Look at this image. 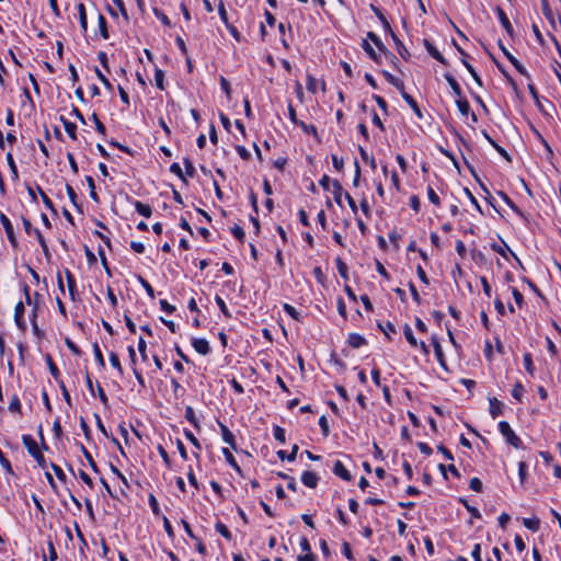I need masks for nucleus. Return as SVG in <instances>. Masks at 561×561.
I'll list each match as a JSON object with an SVG mask.
<instances>
[{
  "mask_svg": "<svg viewBox=\"0 0 561 561\" xmlns=\"http://www.w3.org/2000/svg\"><path fill=\"white\" fill-rule=\"evenodd\" d=\"M528 89H529V92H530V94H531L533 99L535 100V103H536L537 108H538V110H539L543 115H547V112H546V110H545V107H543V105H542V103H541V101H540V99H539V95H538V92H537L536 88H535L534 85L529 84V85H528Z\"/></svg>",
  "mask_w": 561,
  "mask_h": 561,
  "instance_id": "31",
  "label": "nucleus"
},
{
  "mask_svg": "<svg viewBox=\"0 0 561 561\" xmlns=\"http://www.w3.org/2000/svg\"><path fill=\"white\" fill-rule=\"evenodd\" d=\"M8 409L10 412L21 413V402L16 394L11 398Z\"/></svg>",
  "mask_w": 561,
  "mask_h": 561,
  "instance_id": "40",
  "label": "nucleus"
},
{
  "mask_svg": "<svg viewBox=\"0 0 561 561\" xmlns=\"http://www.w3.org/2000/svg\"><path fill=\"white\" fill-rule=\"evenodd\" d=\"M512 295L516 302V305L520 308L524 304V296L523 294L515 287L512 288Z\"/></svg>",
  "mask_w": 561,
  "mask_h": 561,
  "instance_id": "62",
  "label": "nucleus"
},
{
  "mask_svg": "<svg viewBox=\"0 0 561 561\" xmlns=\"http://www.w3.org/2000/svg\"><path fill=\"white\" fill-rule=\"evenodd\" d=\"M319 426L322 431V434L324 437H327L330 433V430H329V423H328V420H327V416L325 415H322L320 419H319Z\"/></svg>",
  "mask_w": 561,
  "mask_h": 561,
  "instance_id": "57",
  "label": "nucleus"
},
{
  "mask_svg": "<svg viewBox=\"0 0 561 561\" xmlns=\"http://www.w3.org/2000/svg\"><path fill=\"white\" fill-rule=\"evenodd\" d=\"M489 405V412L493 419H496L499 415L502 414L503 404L496 398H490Z\"/></svg>",
  "mask_w": 561,
  "mask_h": 561,
  "instance_id": "18",
  "label": "nucleus"
},
{
  "mask_svg": "<svg viewBox=\"0 0 561 561\" xmlns=\"http://www.w3.org/2000/svg\"><path fill=\"white\" fill-rule=\"evenodd\" d=\"M459 502L466 507V510L470 513L471 517L472 518H481V513L480 511L474 507V506H471L467 500L465 499H459Z\"/></svg>",
  "mask_w": 561,
  "mask_h": 561,
  "instance_id": "34",
  "label": "nucleus"
},
{
  "mask_svg": "<svg viewBox=\"0 0 561 561\" xmlns=\"http://www.w3.org/2000/svg\"><path fill=\"white\" fill-rule=\"evenodd\" d=\"M332 471L335 476L343 479L344 481L352 480V476H351L350 471L345 468V466L343 465V462L341 460L334 461Z\"/></svg>",
  "mask_w": 561,
  "mask_h": 561,
  "instance_id": "9",
  "label": "nucleus"
},
{
  "mask_svg": "<svg viewBox=\"0 0 561 561\" xmlns=\"http://www.w3.org/2000/svg\"><path fill=\"white\" fill-rule=\"evenodd\" d=\"M524 387L520 382H517L513 390H512V397L518 401L522 400L523 396H524Z\"/></svg>",
  "mask_w": 561,
  "mask_h": 561,
  "instance_id": "50",
  "label": "nucleus"
},
{
  "mask_svg": "<svg viewBox=\"0 0 561 561\" xmlns=\"http://www.w3.org/2000/svg\"><path fill=\"white\" fill-rule=\"evenodd\" d=\"M491 249L499 253L501 256H503L504 259H507V253L510 252L511 255L518 262L520 263L518 256L510 249V247L507 245V243L502 240V243L499 244V243H492L491 244Z\"/></svg>",
  "mask_w": 561,
  "mask_h": 561,
  "instance_id": "8",
  "label": "nucleus"
},
{
  "mask_svg": "<svg viewBox=\"0 0 561 561\" xmlns=\"http://www.w3.org/2000/svg\"><path fill=\"white\" fill-rule=\"evenodd\" d=\"M382 76L385 77V79L390 83L392 84L393 87H396L398 89V91L401 93L404 91V83L401 79L394 77L393 75H391L389 71L387 70H382Z\"/></svg>",
  "mask_w": 561,
  "mask_h": 561,
  "instance_id": "17",
  "label": "nucleus"
},
{
  "mask_svg": "<svg viewBox=\"0 0 561 561\" xmlns=\"http://www.w3.org/2000/svg\"><path fill=\"white\" fill-rule=\"evenodd\" d=\"M495 12H496V15L499 18V21L501 23V25L503 26V28L505 30V32L512 36L513 35V26L506 15V13L504 12V10L500 7H496L495 9Z\"/></svg>",
  "mask_w": 561,
  "mask_h": 561,
  "instance_id": "10",
  "label": "nucleus"
},
{
  "mask_svg": "<svg viewBox=\"0 0 561 561\" xmlns=\"http://www.w3.org/2000/svg\"><path fill=\"white\" fill-rule=\"evenodd\" d=\"M65 274H66V279H67V285H68V290H69L70 298L72 300H76V296L78 294L77 293L76 278H75L73 274L69 270H66Z\"/></svg>",
  "mask_w": 561,
  "mask_h": 561,
  "instance_id": "14",
  "label": "nucleus"
},
{
  "mask_svg": "<svg viewBox=\"0 0 561 561\" xmlns=\"http://www.w3.org/2000/svg\"><path fill=\"white\" fill-rule=\"evenodd\" d=\"M22 443L24 447L27 449V453L34 458L37 465L45 469L47 466L46 459L42 451L38 448L36 440L30 434L22 435Z\"/></svg>",
  "mask_w": 561,
  "mask_h": 561,
  "instance_id": "1",
  "label": "nucleus"
},
{
  "mask_svg": "<svg viewBox=\"0 0 561 561\" xmlns=\"http://www.w3.org/2000/svg\"><path fill=\"white\" fill-rule=\"evenodd\" d=\"M138 351L140 353L141 359L147 360L148 359L147 344L142 337H139V340H138Z\"/></svg>",
  "mask_w": 561,
  "mask_h": 561,
  "instance_id": "54",
  "label": "nucleus"
},
{
  "mask_svg": "<svg viewBox=\"0 0 561 561\" xmlns=\"http://www.w3.org/2000/svg\"><path fill=\"white\" fill-rule=\"evenodd\" d=\"M231 233L233 234V237L236 239H238L239 241H243L244 239V230L238 226V225H234L232 228H231Z\"/></svg>",
  "mask_w": 561,
  "mask_h": 561,
  "instance_id": "61",
  "label": "nucleus"
},
{
  "mask_svg": "<svg viewBox=\"0 0 561 561\" xmlns=\"http://www.w3.org/2000/svg\"><path fill=\"white\" fill-rule=\"evenodd\" d=\"M438 469L440 470V472L444 474V477H446V471L448 470L451 474H454L455 477H459V472L457 470V468L455 467V465H449L448 467L444 466V465H439L438 466Z\"/></svg>",
  "mask_w": 561,
  "mask_h": 561,
  "instance_id": "52",
  "label": "nucleus"
},
{
  "mask_svg": "<svg viewBox=\"0 0 561 561\" xmlns=\"http://www.w3.org/2000/svg\"><path fill=\"white\" fill-rule=\"evenodd\" d=\"M523 363H524V367L526 369V371L529 374V375H534L535 373V366H534V363H533V358H531V355L530 353H525L524 356H523Z\"/></svg>",
  "mask_w": 561,
  "mask_h": 561,
  "instance_id": "33",
  "label": "nucleus"
},
{
  "mask_svg": "<svg viewBox=\"0 0 561 561\" xmlns=\"http://www.w3.org/2000/svg\"><path fill=\"white\" fill-rule=\"evenodd\" d=\"M0 222L5 231V234H7V238L10 242V244L16 249L18 248V240H16V237H15V233H14V229H13V226L10 221V219L4 215V214H0Z\"/></svg>",
  "mask_w": 561,
  "mask_h": 561,
  "instance_id": "5",
  "label": "nucleus"
},
{
  "mask_svg": "<svg viewBox=\"0 0 561 561\" xmlns=\"http://www.w3.org/2000/svg\"><path fill=\"white\" fill-rule=\"evenodd\" d=\"M273 435L274 438L279 442L280 444L286 443V436H285V430L278 425L274 426L273 428Z\"/></svg>",
  "mask_w": 561,
  "mask_h": 561,
  "instance_id": "37",
  "label": "nucleus"
},
{
  "mask_svg": "<svg viewBox=\"0 0 561 561\" xmlns=\"http://www.w3.org/2000/svg\"><path fill=\"white\" fill-rule=\"evenodd\" d=\"M185 419L196 428H199L198 420L192 407L185 408Z\"/></svg>",
  "mask_w": 561,
  "mask_h": 561,
  "instance_id": "32",
  "label": "nucleus"
},
{
  "mask_svg": "<svg viewBox=\"0 0 561 561\" xmlns=\"http://www.w3.org/2000/svg\"><path fill=\"white\" fill-rule=\"evenodd\" d=\"M347 343L353 348H359L366 344V340L363 335H360L358 333H351L347 337Z\"/></svg>",
  "mask_w": 561,
  "mask_h": 561,
  "instance_id": "20",
  "label": "nucleus"
},
{
  "mask_svg": "<svg viewBox=\"0 0 561 561\" xmlns=\"http://www.w3.org/2000/svg\"><path fill=\"white\" fill-rule=\"evenodd\" d=\"M359 154L365 162L369 163L373 169H376L377 165L375 158L369 157L367 151L363 147H359Z\"/></svg>",
  "mask_w": 561,
  "mask_h": 561,
  "instance_id": "47",
  "label": "nucleus"
},
{
  "mask_svg": "<svg viewBox=\"0 0 561 561\" xmlns=\"http://www.w3.org/2000/svg\"><path fill=\"white\" fill-rule=\"evenodd\" d=\"M222 454H224V456L226 457V460L229 462V465H231V466H232L233 468H236L237 470H239V469H240V468H239V466L237 465V461H236V459H234L233 455L230 453V450H229V449L224 448V449H222Z\"/></svg>",
  "mask_w": 561,
  "mask_h": 561,
  "instance_id": "58",
  "label": "nucleus"
},
{
  "mask_svg": "<svg viewBox=\"0 0 561 561\" xmlns=\"http://www.w3.org/2000/svg\"><path fill=\"white\" fill-rule=\"evenodd\" d=\"M445 79L448 82L449 87L451 88L455 96L460 98L462 92H461V88H460L459 83L457 82V80L449 73L445 75Z\"/></svg>",
  "mask_w": 561,
  "mask_h": 561,
  "instance_id": "25",
  "label": "nucleus"
},
{
  "mask_svg": "<svg viewBox=\"0 0 561 561\" xmlns=\"http://www.w3.org/2000/svg\"><path fill=\"white\" fill-rule=\"evenodd\" d=\"M283 309L293 319H295L297 321L300 320L299 312L296 310V308L294 306H291L289 304H284Z\"/></svg>",
  "mask_w": 561,
  "mask_h": 561,
  "instance_id": "45",
  "label": "nucleus"
},
{
  "mask_svg": "<svg viewBox=\"0 0 561 561\" xmlns=\"http://www.w3.org/2000/svg\"><path fill=\"white\" fill-rule=\"evenodd\" d=\"M362 47L371 59H374L377 62L379 61L376 51L374 50V48L367 41H365V39L363 41Z\"/></svg>",
  "mask_w": 561,
  "mask_h": 561,
  "instance_id": "49",
  "label": "nucleus"
},
{
  "mask_svg": "<svg viewBox=\"0 0 561 561\" xmlns=\"http://www.w3.org/2000/svg\"><path fill=\"white\" fill-rule=\"evenodd\" d=\"M92 119L95 124V128L98 130V133H100L101 135H105V131H106V128L104 126V124L99 119L98 115L94 113L92 114Z\"/></svg>",
  "mask_w": 561,
  "mask_h": 561,
  "instance_id": "63",
  "label": "nucleus"
},
{
  "mask_svg": "<svg viewBox=\"0 0 561 561\" xmlns=\"http://www.w3.org/2000/svg\"><path fill=\"white\" fill-rule=\"evenodd\" d=\"M523 525H524L527 529H529V530H531V531L536 533V531H538V530H539V527H540V520H539L537 517H533V518H524V519H523Z\"/></svg>",
  "mask_w": 561,
  "mask_h": 561,
  "instance_id": "29",
  "label": "nucleus"
},
{
  "mask_svg": "<svg viewBox=\"0 0 561 561\" xmlns=\"http://www.w3.org/2000/svg\"><path fill=\"white\" fill-rule=\"evenodd\" d=\"M184 435H185L186 439H188L195 448H197V449L202 448L198 439L195 437V435L191 431L184 430Z\"/></svg>",
  "mask_w": 561,
  "mask_h": 561,
  "instance_id": "59",
  "label": "nucleus"
},
{
  "mask_svg": "<svg viewBox=\"0 0 561 561\" xmlns=\"http://www.w3.org/2000/svg\"><path fill=\"white\" fill-rule=\"evenodd\" d=\"M14 322L21 331H25L27 325L24 320V304L19 301L14 308Z\"/></svg>",
  "mask_w": 561,
  "mask_h": 561,
  "instance_id": "6",
  "label": "nucleus"
},
{
  "mask_svg": "<svg viewBox=\"0 0 561 561\" xmlns=\"http://www.w3.org/2000/svg\"><path fill=\"white\" fill-rule=\"evenodd\" d=\"M424 46L427 50V53L434 58L436 59L438 62L443 64V65H446V59L444 58V56L439 53V50L432 44L430 43L427 39L424 42Z\"/></svg>",
  "mask_w": 561,
  "mask_h": 561,
  "instance_id": "16",
  "label": "nucleus"
},
{
  "mask_svg": "<svg viewBox=\"0 0 561 561\" xmlns=\"http://www.w3.org/2000/svg\"><path fill=\"white\" fill-rule=\"evenodd\" d=\"M23 291H24V295H25L26 304L33 306L32 314H31V322H32V327H33L34 332H37L38 331V325H37V322H36V318H37L39 294L38 293L34 294V301H33V299L31 297V294H30V287L26 284L23 285Z\"/></svg>",
  "mask_w": 561,
  "mask_h": 561,
  "instance_id": "4",
  "label": "nucleus"
},
{
  "mask_svg": "<svg viewBox=\"0 0 561 561\" xmlns=\"http://www.w3.org/2000/svg\"><path fill=\"white\" fill-rule=\"evenodd\" d=\"M332 186H333V190H332V193H333V197H334V201L337 205H342V196L344 195L345 196V193L342 185L340 184V182L337 180H333L332 181Z\"/></svg>",
  "mask_w": 561,
  "mask_h": 561,
  "instance_id": "19",
  "label": "nucleus"
},
{
  "mask_svg": "<svg viewBox=\"0 0 561 561\" xmlns=\"http://www.w3.org/2000/svg\"><path fill=\"white\" fill-rule=\"evenodd\" d=\"M462 64L465 65V67L467 68V70L469 71V73L472 76L473 80L479 84L481 85L482 82H481V78L479 77V75L477 73V71L474 70V68L469 64L467 62L466 60H462Z\"/></svg>",
  "mask_w": 561,
  "mask_h": 561,
  "instance_id": "56",
  "label": "nucleus"
},
{
  "mask_svg": "<svg viewBox=\"0 0 561 561\" xmlns=\"http://www.w3.org/2000/svg\"><path fill=\"white\" fill-rule=\"evenodd\" d=\"M219 427H220L222 440L226 444H228L229 446H231L232 448H236V440H234V435L232 434V432L222 423H219Z\"/></svg>",
  "mask_w": 561,
  "mask_h": 561,
  "instance_id": "15",
  "label": "nucleus"
},
{
  "mask_svg": "<svg viewBox=\"0 0 561 561\" xmlns=\"http://www.w3.org/2000/svg\"><path fill=\"white\" fill-rule=\"evenodd\" d=\"M148 503H149V506H150L152 513L154 515H159L160 514V506H159L157 497L153 494H149Z\"/></svg>",
  "mask_w": 561,
  "mask_h": 561,
  "instance_id": "44",
  "label": "nucleus"
},
{
  "mask_svg": "<svg viewBox=\"0 0 561 561\" xmlns=\"http://www.w3.org/2000/svg\"><path fill=\"white\" fill-rule=\"evenodd\" d=\"M403 333H404L407 341L410 343V345L417 346V341H416V339L413 334V331L409 324L404 325Z\"/></svg>",
  "mask_w": 561,
  "mask_h": 561,
  "instance_id": "36",
  "label": "nucleus"
},
{
  "mask_svg": "<svg viewBox=\"0 0 561 561\" xmlns=\"http://www.w3.org/2000/svg\"><path fill=\"white\" fill-rule=\"evenodd\" d=\"M77 10H78V16H79L81 30L83 33H85L88 30V18H87V11H85L84 4L81 2L78 3Z\"/></svg>",
  "mask_w": 561,
  "mask_h": 561,
  "instance_id": "21",
  "label": "nucleus"
},
{
  "mask_svg": "<svg viewBox=\"0 0 561 561\" xmlns=\"http://www.w3.org/2000/svg\"><path fill=\"white\" fill-rule=\"evenodd\" d=\"M457 107L462 116H468L470 114L471 119L473 123L478 121L477 115L473 112H470V104L469 102L462 98H457L456 100Z\"/></svg>",
  "mask_w": 561,
  "mask_h": 561,
  "instance_id": "7",
  "label": "nucleus"
},
{
  "mask_svg": "<svg viewBox=\"0 0 561 561\" xmlns=\"http://www.w3.org/2000/svg\"><path fill=\"white\" fill-rule=\"evenodd\" d=\"M80 448H81V451H82L84 458L87 459L88 463L92 468V470L98 472V466H96L92 455L87 450V448L83 445H81Z\"/></svg>",
  "mask_w": 561,
  "mask_h": 561,
  "instance_id": "41",
  "label": "nucleus"
},
{
  "mask_svg": "<svg viewBox=\"0 0 561 561\" xmlns=\"http://www.w3.org/2000/svg\"><path fill=\"white\" fill-rule=\"evenodd\" d=\"M427 197L431 203H433L436 206H439L440 199L432 186H427Z\"/></svg>",
  "mask_w": 561,
  "mask_h": 561,
  "instance_id": "53",
  "label": "nucleus"
},
{
  "mask_svg": "<svg viewBox=\"0 0 561 561\" xmlns=\"http://www.w3.org/2000/svg\"><path fill=\"white\" fill-rule=\"evenodd\" d=\"M403 100L409 104V106L413 110V112L419 116L422 117L421 110L416 103V101L405 91L400 93Z\"/></svg>",
  "mask_w": 561,
  "mask_h": 561,
  "instance_id": "24",
  "label": "nucleus"
},
{
  "mask_svg": "<svg viewBox=\"0 0 561 561\" xmlns=\"http://www.w3.org/2000/svg\"><path fill=\"white\" fill-rule=\"evenodd\" d=\"M0 465L7 473H9V474L13 473L12 466L1 449H0Z\"/></svg>",
  "mask_w": 561,
  "mask_h": 561,
  "instance_id": "43",
  "label": "nucleus"
},
{
  "mask_svg": "<svg viewBox=\"0 0 561 561\" xmlns=\"http://www.w3.org/2000/svg\"><path fill=\"white\" fill-rule=\"evenodd\" d=\"M215 528H216L217 533H219L226 539L230 540L232 538L230 530L222 523L218 522L215 525Z\"/></svg>",
  "mask_w": 561,
  "mask_h": 561,
  "instance_id": "42",
  "label": "nucleus"
},
{
  "mask_svg": "<svg viewBox=\"0 0 561 561\" xmlns=\"http://www.w3.org/2000/svg\"><path fill=\"white\" fill-rule=\"evenodd\" d=\"M36 190L37 192L39 193L41 197H42V201L43 203L45 204V206L49 209H54V204L53 202L50 201V198L44 193V191L42 190V187L39 185L36 186Z\"/></svg>",
  "mask_w": 561,
  "mask_h": 561,
  "instance_id": "55",
  "label": "nucleus"
},
{
  "mask_svg": "<svg viewBox=\"0 0 561 561\" xmlns=\"http://www.w3.org/2000/svg\"><path fill=\"white\" fill-rule=\"evenodd\" d=\"M298 449H299V447L297 445H294L293 449H291V453L289 455H286V450H278L277 451V457L280 460H285L286 459L288 461H294L296 459Z\"/></svg>",
  "mask_w": 561,
  "mask_h": 561,
  "instance_id": "30",
  "label": "nucleus"
},
{
  "mask_svg": "<svg viewBox=\"0 0 561 561\" xmlns=\"http://www.w3.org/2000/svg\"><path fill=\"white\" fill-rule=\"evenodd\" d=\"M192 346L198 354L202 355H207L210 352V346L206 339H193Z\"/></svg>",
  "mask_w": 561,
  "mask_h": 561,
  "instance_id": "11",
  "label": "nucleus"
},
{
  "mask_svg": "<svg viewBox=\"0 0 561 561\" xmlns=\"http://www.w3.org/2000/svg\"><path fill=\"white\" fill-rule=\"evenodd\" d=\"M301 482L307 488L314 489L318 485L319 477L312 471H304L301 474Z\"/></svg>",
  "mask_w": 561,
  "mask_h": 561,
  "instance_id": "12",
  "label": "nucleus"
},
{
  "mask_svg": "<svg viewBox=\"0 0 561 561\" xmlns=\"http://www.w3.org/2000/svg\"><path fill=\"white\" fill-rule=\"evenodd\" d=\"M133 204L135 206L136 211L139 215H141L146 218H149L152 215V209H151L150 205L144 204L140 201H134Z\"/></svg>",
  "mask_w": 561,
  "mask_h": 561,
  "instance_id": "22",
  "label": "nucleus"
},
{
  "mask_svg": "<svg viewBox=\"0 0 561 561\" xmlns=\"http://www.w3.org/2000/svg\"><path fill=\"white\" fill-rule=\"evenodd\" d=\"M93 353H94V357H95V360L98 362V364L101 367H104L105 360H104L103 354H102L101 348L98 345V343H94V345H93Z\"/></svg>",
  "mask_w": 561,
  "mask_h": 561,
  "instance_id": "46",
  "label": "nucleus"
},
{
  "mask_svg": "<svg viewBox=\"0 0 561 561\" xmlns=\"http://www.w3.org/2000/svg\"><path fill=\"white\" fill-rule=\"evenodd\" d=\"M319 84H320L319 81L314 77H312L310 75L307 76V89L310 92L316 93Z\"/></svg>",
  "mask_w": 561,
  "mask_h": 561,
  "instance_id": "48",
  "label": "nucleus"
},
{
  "mask_svg": "<svg viewBox=\"0 0 561 561\" xmlns=\"http://www.w3.org/2000/svg\"><path fill=\"white\" fill-rule=\"evenodd\" d=\"M154 81L158 89L164 90V72L159 68L154 70Z\"/></svg>",
  "mask_w": 561,
  "mask_h": 561,
  "instance_id": "38",
  "label": "nucleus"
},
{
  "mask_svg": "<svg viewBox=\"0 0 561 561\" xmlns=\"http://www.w3.org/2000/svg\"><path fill=\"white\" fill-rule=\"evenodd\" d=\"M22 224H23L25 232L28 236L33 234V236L37 237V241L41 244V248H42L45 256L47 259H49L50 252H49L48 245H47L46 240H45L44 236L42 234V232L37 228H34L33 225L31 224V221L28 219H26L25 217H22Z\"/></svg>",
  "mask_w": 561,
  "mask_h": 561,
  "instance_id": "2",
  "label": "nucleus"
},
{
  "mask_svg": "<svg viewBox=\"0 0 561 561\" xmlns=\"http://www.w3.org/2000/svg\"><path fill=\"white\" fill-rule=\"evenodd\" d=\"M60 121L62 122L64 128L68 136L72 139H77V125L72 122H69L68 119L60 117Z\"/></svg>",
  "mask_w": 561,
  "mask_h": 561,
  "instance_id": "23",
  "label": "nucleus"
},
{
  "mask_svg": "<svg viewBox=\"0 0 561 561\" xmlns=\"http://www.w3.org/2000/svg\"><path fill=\"white\" fill-rule=\"evenodd\" d=\"M215 301H216L217 306L219 307L220 311L222 312V314L226 318H231V313H230L225 300L220 296L217 295L215 297Z\"/></svg>",
  "mask_w": 561,
  "mask_h": 561,
  "instance_id": "39",
  "label": "nucleus"
},
{
  "mask_svg": "<svg viewBox=\"0 0 561 561\" xmlns=\"http://www.w3.org/2000/svg\"><path fill=\"white\" fill-rule=\"evenodd\" d=\"M499 431L507 444L515 448L522 447V439L516 435V433L506 421L499 422Z\"/></svg>",
  "mask_w": 561,
  "mask_h": 561,
  "instance_id": "3",
  "label": "nucleus"
},
{
  "mask_svg": "<svg viewBox=\"0 0 561 561\" xmlns=\"http://www.w3.org/2000/svg\"><path fill=\"white\" fill-rule=\"evenodd\" d=\"M367 37L378 47L379 50L386 53L388 58H390L392 61L397 60V57L387 50L378 35H376L373 32H369L367 34Z\"/></svg>",
  "mask_w": 561,
  "mask_h": 561,
  "instance_id": "13",
  "label": "nucleus"
},
{
  "mask_svg": "<svg viewBox=\"0 0 561 561\" xmlns=\"http://www.w3.org/2000/svg\"><path fill=\"white\" fill-rule=\"evenodd\" d=\"M110 363H111L112 367L117 370L118 375L122 376L124 370H123V367L121 365L119 358L116 353H114V352L110 353Z\"/></svg>",
  "mask_w": 561,
  "mask_h": 561,
  "instance_id": "35",
  "label": "nucleus"
},
{
  "mask_svg": "<svg viewBox=\"0 0 561 561\" xmlns=\"http://www.w3.org/2000/svg\"><path fill=\"white\" fill-rule=\"evenodd\" d=\"M5 159H7L9 168H10L12 179L14 181H16L19 179V172H18V167L15 164V161L13 159V154L11 152H8L5 156Z\"/></svg>",
  "mask_w": 561,
  "mask_h": 561,
  "instance_id": "28",
  "label": "nucleus"
},
{
  "mask_svg": "<svg viewBox=\"0 0 561 561\" xmlns=\"http://www.w3.org/2000/svg\"><path fill=\"white\" fill-rule=\"evenodd\" d=\"M98 25H99V31H100L101 36L104 39H107L110 37L108 31H107V22L103 14H99Z\"/></svg>",
  "mask_w": 561,
  "mask_h": 561,
  "instance_id": "27",
  "label": "nucleus"
},
{
  "mask_svg": "<svg viewBox=\"0 0 561 561\" xmlns=\"http://www.w3.org/2000/svg\"><path fill=\"white\" fill-rule=\"evenodd\" d=\"M87 180V183H88V186L90 188V197L94 201V202H98L99 201V197H98V194L95 192V185H94V180L92 176H87L85 178Z\"/></svg>",
  "mask_w": 561,
  "mask_h": 561,
  "instance_id": "51",
  "label": "nucleus"
},
{
  "mask_svg": "<svg viewBox=\"0 0 561 561\" xmlns=\"http://www.w3.org/2000/svg\"><path fill=\"white\" fill-rule=\"evenodd\" d=\"M432 343H433L434 353H435L437 360L439 362L442 367H445V359H444V354H443V348H442L440 343L438 342V340L436 337L432 339Z\"/></svg>",
  "mask_w": 561,
  "mask_h": 561,
  "instance_id": "26",
  "label": "nucleus"
},
{
  "mask_svg": "<svg viewBox=\"0 0 561 561\" xmlns=\"http://www.w3.org/2000/svg\"><path fill=\"white\" fill-rule=\"evenodd\" d=\"M469 486L474 492H481L482 491V482L479 478H472L470 480Z\"/></svg>",
  "mask_w": 561,
  "mask_h": 561,
  "instance_id": "64",
  "label": "nucleus"
},
{
  "mask_svg": "<svg viewBox=\"0 0 561 561\" xmlns=\"http://www.w3.org/2000/svg\"><path fill=\"white\" fill-rule=\"evenodd\" d=\"M218 14L220 16V20L225 24V26L228 25L229 24L228 14H227V11L225 9V5H224L222 1H220L219 5H218Z\"/></svg>",
  "mask_w": 561,
  "mask_h": 561,
  "instance_id": "60",
  "label": "nucleus"
}]
</instances>
